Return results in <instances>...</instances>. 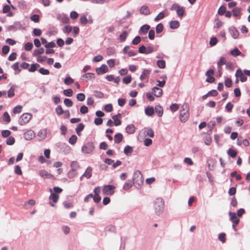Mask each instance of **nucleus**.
<instances>
[{"label": "nucleus", "mask_w": 250, "mask_h": 250, "mask_svg": "<svg viewBox=\"0 0 250 250\" xmlns=\"http://www.w3.org/2000/svg\"><path fill=\"white\" fill-rule=\"evenodd\" d=\"M189 108L188 104L186 103L183 104L181 109L180 111V118L182 122H186L189 116Z\"/></svg>", "instance_id": "1"}, {"label": "nucleus", "mask_w": 250, "mask_h": 250, "mask_svg": "<svg viewBox=\"0 0 250 250\" xmlns=\"http://www.w3.org/2000/svg\"><path fill=\"white\" fill-rule=\"evenodd\" d=\"M165 202L161 198H158L154 202V209L155 213L159 215L162 213L164 208Z\"/></svg>", "instance_id": "2"}, {"label": "nucleus", "mask_w": 250, "mask_h": 250, "mask_svg": "<svg viewBox=\"0 0 250 250\" xmlns=\"http://www.w3.org/2000/svg\"><path fill=\"white\" fill-rule=\"evenodd\" d=\"M143 175L140 171H136L134 172L133 178L134 184L140 187L143 184Z\"/></svg>", "instance_id": "3"}, {"label": "nucleus", "mask_w": 250, "mask_h": 250, "mask_svg": "<svg viewBox=\"0 0 250 250\" xmlns=\"http://www.w3.org/2000/svg\"><path fill=\"white\" fill-rule=\"evenodd\" d=\"M95 149V146L93 143L90 142L86 143L83 147L82 150L83 153L85 154L91 153Z\"/></svg>", "instance_id": "4"}, {"label": "nucleus", "mask_w": 250, "mask_h": 250, "mask_svg": "<svg viewBox=\"0 0 250 250\" xmlns=\"http://www.w3.org/2000/svg\"><path fill=\"white\" fill-rule=\"evenodd\" d=\"M171 10H175L176 11L177 15L180 18H182L185 12V8L183 7L180 6L177 3L173 4L171 7Z\"/></svg>", "instance_id": "5"}, {"label": "nucleus", "mask_w": 250, "mask_h": 250, "mask_svg": "<svg viewBox=\"0 0 250 250\" xmlns=\"http://www.w3.org/2000/svg\"><path fill=\"white\" fill-rule=\"evenodd\" d=\"M32 115L28 113H23L19 120V123L21 125H24L29 122L32 118Z\"/></svg>", "instance_id": "6"}, {"label": "nucleus", "mask_w": 250, "mask_h": 250, "mask_svg": "<svg viewBox=\"0 0 250 250\" xmlns=\"http://www.w3.org/2000/svg\"><path fill=\"white\" fill-rule=\"evenodd\" d=\"M229 216L230 217V219L231 221L232 222V228L235 231H236L237 229L236 228V227L239 223L240 220L237 217L236 213L234 212H229Z\"/></svg>", "instance_id": "7"}, {"label": "nucleus", "mask_w": 250, "mask_h": 250, "mask_svg": "<svg viewBox=\"0 0 250 250\" xmlns=\"http://www.w3.org/2000/svg\"><path fill=\"white\" fill-rule=\"evenodd\" d=\"M115 187L112 185H105L103 189V193L105 195H112L114 192Z\"/></svg>", "instance_id": "8"}, {"label": "nucleus", "mask_w": 250, "mask_h": 250, "mask_svg": "<svg viewBox=\"0 0 250 250\" xmlns=\"http://www.w3.org/2000/svg\"><path fill=\"white\" fill-rule=\"evenodd\" d=\"M214 73V71L212 69H210L206 72V75L207 77L206 82L212 83L215 81V78L212 76Z\"/></svg>", "instance_id": "9"}, {"label": "nucleus", "mask_w": 250, "mask_h": 250, "mask_svg": "<svg viewBox=\"0 0 250 250\" xmlns=\"http://www.w3.org/2000/svg\"><path fill=\"white\" fill-rule=\"evenodd\" d=\"M235 76L240 78L241 82H244L247 81V78L241 69H238L235 73Z\"/></svg>", "instance_id": "10"}, {"label": "nucleus", "mask_w": 250, "mask_h": 250, "mask_svg": "<svg viewBox=\"0 0 250 250\" xmlns=\"http://www.w3.org/2000/svg\"><path fill=\"white\" fill-rule=\"evenodd\" d=\"M108 69L105 64H103L101 67L97 68L96 69V73L98 75L103 74L108 72Z\"/></svg>", "instance_id": "11"}, {"label": "nucleus", "mask_w": 250, "mask_h": 250, "mask_svg": "<svg viewBox=\"0 0 250 250\" xmlns=\"http://www.w3.org/2000/svg\"><path fill=\"white\" fill-rule=\"evenodd\" d=\"M92 168L88 167L85 170L84 173L80 177V180H82L83 177H85L87 179L90 178L92 176Z\"/></svg>", "instance_id": "12"}, {"label": "nucleus", "mask_w": 250, "mask_h": 250, "mask_svg": "<svg viewBox=\"0 0 250 250\" xmlns=\"http://www.w3.org/2000/svg\"><path fill=\"white\" fill-rule=\"evenodd\" d=\"M35 136V133L32 130H28L24 133V137L27 140L32 139Z\"/></svg>", "instance_id": "13"}, {"label": "nucleus", "mask_w": 250, "mask_h": 250, "mask_svg": "<svg viewBox=\"0 0 250 250\" xmlns=\"http://www.w3.org/2000/svg\"><path fill=\"white\" fill-rule=\"evenodd\" d=\"M123 53L125 54H127L129 56H134L136 55V53L132 50H130V47L128 45L125 46L123 49Z\"/></svg>", "instance_id": "14"}, {"label": "nucleus", "mask_w": 250, "mask_h": 250, "mask_svg": "<svg viewBox=\"0 0 250 250\" xmlns=\"http://www.w3.org/2000/svg\"><path fill=\"white\" fill-rule=\"evenodd\" d=\"M152 93L157 97H160L163 94V90L158 87H154L152 89Z\"/></svg>", "instance_id": "15"}, {"label": "nucleus", "mask_w": 250, "mask_h": 250, "mask_svg": "<svg viewBox=\"0 0 250 250\" xmlns=\"http://www.w3.org/2000/svg\"><path fill=\"white\" fill-rule=\"evenodd\" d=\"M151 70L148 69H144L140 77L141 80H148Z\"/></svg>", "instance_id": "16"}, {"label": "nucleus", "mask_w": 250, "mask_h": 250, "mask_svg": "<svg viewBox=\"0 0 250 250\" xmlns=\"http://www.w3.org/2000/svg\"><path fill=\"white\" fill-rule=\"evenodd\" d=\"M49 191L51 192V194L49 197V200L50 201H52V202L54 203H57L59 199V195L56 193H53L51 188L49 189Z\"/></svg>", "instance_id": "17"}, {"label": "nucleus", "mask_w": 250, "mask_h": 250, "mask_svg": "<svg viewBox=\"0 0 250 250\" xmlns=\"http://www.w3.org/2000/svg\"><path fill=\"white\" fill-rule=\"evenodd\" d=\"M121 118V114L120 113H119L117 115H115L112 117L115 125L118 126L121 124V121L120 120Z\"/></svg>", "instance_id": "18"}, {"label": "nucleus", "mask_w": 250, "mask_h": 250, "mask_svg": "<svg viewBox=\"0 0 250 250\" xmlns=\"http://www.w3.org/2000/svg\"><path fill=\"white\" fill-rule=\"evenodd\" d=\"M227 62L226 59L223 57H221L217 62L218 69H222V66L226 64Z\"/></svg>", "instance_id": "19"}, {"label": "nucleus", "mask_w": 250, "mask_h": 250, "mask_svg": "<svg viewBox=\"0 0 250 250\" xmlns=\"http://www.w3.org/2000/svg\"><path fill=\"white\" fill-rule=\"evenodd\" d=\"M40 175L44 178H50L53 177V175L48 173L46 170H42L40 171Z\"/></svg>", "instance_id": "20"}, {"label": "nucleus", "mask_w": 250, "mask_h": 250, "mask_svg": "<svg viewBox=\"0 0 250 250\" xmlns=\"http://www.w3.org/2000/svg\"><path fill=\"white\" fill-rule=\"evenodd\" d=\"M140 13L142 14L145 15H148L150 14V11L149 9L148 6H143L140 10Z\"/></svg>", "instance_id": "21"}, {"label": "nucleus", "mask_w": 250, "mask_h": 250, "mask_svg": "<svg viewBox=\"0 0 250 250\" xmlns=\"http://www.w3.org/2000/svg\"><path fill=\"white\" fill-rule=\"evenodd\" d=\"M84 125L83 123H80L78 125L76 128V132L78 135L79 136H81V131H83L84 129Z\"/></svg>", "instance_id": "22"}, {"label": "nucleus", "mask_w": 250, "mask_h": 250, "mask_svg": "<svg viewBox=\"0 0 250 250\" xmlns=\"http://www.w3.org/2000/svg\"><path fill=\"white\" fill-rule=\"evenodd\" d=\"M123 139V136L121 133H117L114 136V142L116 144H119Z\"/></svg>", "instance_id": "23"}, {"label": "nucleus", "mask_w": 250, "mask_h": 250, "mask_svg": "<svg viewBox=\"0 0 250 250\" xmlns=\"http://www.w3.org/2000/svg\"><path fill=\"white\" fill-rule=\"evenodd\" d=\"M135 131V127L133 125H129L126 127V132L128 134H132Z\"/></svg>", "instance_id": "24"}, {"label": "nucleus", "mask_w": 250, "mask_h": 250, "mask_svg": "<svg viewBox=\"0 0 250 250\" xmlns=\"http://www.w3.org/2000/svg\"><path fill=\"white\" fill-rule=\"evenodd\" d=\"M179 26L180 23L177 21H173L170 22V27L171 29H177L179 27Z\"/></svg>", "instance_id": "25"}, {"label": "nucleus", "mask_w": 250, "mask_h": 250, "mask_svg": "<svg viewBox=\"0 0 250 250\" xmlns=\"http://www.w3.org/2000/svg\"><path fill=\"white\" fill-rule=\"evenodd\" d=\"M155 112L160 117H161L163 114V109L160 105H157L155 107Z\"/></svg>", "instance_id": "26"}, {"label": "nucleus", "mask_w": 250, "mask_h": 250, "mask_svg": "<svg viewBox=\"0 0 250 250\" xmlns=\"http://www.w3.org/2000/svg\"><path fill=\"white\" fill-rule=\"evenodd\" d=\"M55 112L58 115H61L63 114L64 111L61 105H58L55 108Z\"/></svg>", "instance_id": "27"}, {"label": "nucleus", "mask_w": 250, "mask_h": 250, "mask_svg": "<svg viewBox=\"0 0 250 250\" xmlns=\"http://www.w3.org/2000/svg\"><path fill=\"white\" fill-rule=\"evenodd\" d=\"M144 133L146 136H148L151 138H153L154 136V131L151 128L147 129L145 131Z\"/></svg>", "instance_id": "28"}, {"label": "nucleus", "mask_w": 250, "mask_h": 250, "mask_svg": "<svg viewBox=\"0 0 250 250\" xmlns=\"http://www.w3.org/2000/svg\"><path fill=\"white\" fill-rule=\"evenodd\" d=\"M237 153L236 150L232 148H229L228 151V155L232 158L235 157Z\"/></svg>", "instance_id": "29"}, {"label": "nucleus", "mask_w": 250, "mask_h": 250, "mask_svg": "<svg viewBox=\"0 0 250 250\" xmlns=\"http://www.w3.org/2000/svg\"><path fill=\"white\" fill-rule=\"evenodd\" d=\"M154 113L152 107H148L145 109V113L148 116H152Z\"/></svg>", "instance_id": "30"}, {"label": "nucleus", "mask_w": 250, "mask_h": 250, "mask_svg": "<svg viewBox=\"0 0 250 250\" xmlns=\"http://www.w3.org/2000/svg\"><path fill=\"white\" fill-rule=\"evenodd\" d=\"M132 151H133L132 147L129 146H126L124 148V152L127 155L131 153L132 152Z\"/></svg>", "instance_id": "31"}, {"label": "nucleus", "mask_w": 250, "mask_h": 250, "mask_svg": "<svg viewBox=\"0 0 250 250\" xmlns=\"http://www.w3.org/2000/svg\"><path fill=\"white\" fill-rule=\"evenodd\" d=\"M157 65L159 68L163 69L166 67V62L164 60H158L157 62Z\"/></svg>", "instance_id": "32"}, {"label": "nucleus", "mask_w": 250, "mask_h": 250, "mask_svg": "<svg viewBox=\"0 0 250 250\" xmlns=\"http://www.w3.org/2000/svg\"><path fill=\"white\" fill-rule=\"evenodd\" d=\"M149 28H150L149 25H148L147 24H145L141 27V28L140 29V31L144 34H146L148 32Z\"/></svg>", "instance_id": "33"}, {"label": "nucleus", "mask_w": 250, "mask_h": 250, "mask_svg": "<svg viewBox=\"0 0 250 250\" xmlns=\"http://www.w3.org/2000/svg\"><path fill=\"white\" fill-rule=\"evenodd\" d=\"M241 54V52L239 51V50L237 48H235L233 50H232L230 51V54L234 57L240 55Z\"/></svg>", "instance_id": "34"}, {"label": "nucleus", "mask_w": 250, "mask_h": 250, "mask_svg": "<svg viewBox=\"0 0 250 250\" xmlns=\"http://www.w3.org/2000/svg\"><path fill=\"white\" fill-rule=\"evenodd\" d=\"M77 140V137L76 136V135H73L70 137V138L69 139V143L71 145H74L76 143Z\"/></svg>", "instance_id": "35"}, {"label": "nucleus", "mask_w": 250, "mask_h": 250, "mask_svg": "<svg viewBox=\"0 0 250 250\" xmlns=\"http://www.w3.org/2000/svg\"><path fill=\"white\" fill-rule=\"evenodd\" d=\"M128 35V33L126 31H124L120 35V40L121 42H124Z\"/></svg>", "instance_id": "36"}, {"label": "nucleus", "mask_w": 250, "mask_h": 250, "mask_svg": "<svg viewBox=\"0 0 250 250\" xmlns=\"http://www.w3.org/2000/svg\"><path fill=\"white\" fill-rule=\"evenodd\" d=\"M64 83L65 84L67 85H69L74 83V80L71 78L70 77H67L64 80Z\"/></svg>", "instance_id": "37"}, {"label": "nucleus", "mask_w": 250, "mask_h": 250, "mask_svg": "<svg viewBox=\"0 0 250 250\" xmlns=\"http://www.w3.org/2000/svg\"><path fill=\"white\" fill-rule=\"evenodd\" d=\"M63 93L65 96L67 97H71L73 95V91L71 89L64 90Z\"/></svg>", "instance_id": "38"}, {"label": "nucleus", "mask_w": 250, "mask_h": 250, "mask_svg": "<svg viewBox=\"0 0 250 250\" xmlns=\"http://www.w3.org/2000/svg\"><path fill=\"white\" fill-rule=\"evenodd\" d=\"M226 12V8L224 6H221L220 7L218 10V14L219 15H223Z\"/></svg>", "instance_id": "39"}, {"label": "nucleus", "mask_w": 250, "mask_h": 250, "mask_svg": "<svg viewBox=\"0 0 250 250\" xmlns=\"http://www.w3.org/2000/svg\"><path fill=\"white\" fill-rule=\"evenodd\" d=\"M165 17V13L163 12H161L154 18V21H157L163 19Z\"/></svg>", "instance_id": "40"}, {"label": "nucleus", "mask_w": 250, "mask_h": 250, "mask_svg": "<svg viewBox=\"0 0 250 250\" xmlns=\"http://www.w3.org/2000/svg\"><path fill=\"white\" fill-rule=\"evenodd\" d=\"M39 67L40 65L38 63L32 64L30 68L29 69V71L31 72H33L37 70V69Z\"/></svg>", "instance_id": "41"}, {"label": "nucleus", "mask_w": 250, "mask_h": 250, "mask_svg": "<svg viewBox=\"0 0 250 250\" xmlns=\"http://www.w3.org/2000/svg\"><path fill=\"white\" fill-rule=\"evenodd\" d=\"M64 104L67 107H71L73 105L72 101L70 99L67 98L64 99Z\"/></svg>", "instance_id": "42"}, {"label": "nucleus", "mask_w": 250, "mask_h": 250, "mask_svg": "<svg viewBox=\"0 0 250 250\" xmlns=\"http://www.w3.org/2000/svg\"><path fill=\"white\" fill-rule=\"evenodd\" d=\"M164 26L162 23H159L156 27V32L157 33H160L163 30Z\"/></svg>", "instance_id": "43"}, {"label": "nucleus", "mask_w": 250, "mask_h": 250, "mask_svg": "<svg viewBox=\"0 0 250 250\" xmlns=\"http://www.w3.org/2000/svg\"><path fill=\"white\" fill-rule=\"evenodd\" d=\"M233 15L234 17L239 16L240 15V9L236 7L232 10Z\"/></svg>", "instance_id": "44"}, {"label": "nucleus", "mask_w": 250, "mask_h": 250, "mask_svg": "<svg viewBox=\"0 0 250 250\" xmlns=\"http://www.w3.org/2000/svg\"><path fill=\"white\" fill-rule=\"evenodd\" d=\"M94 74L93 73H87L83 75V78H85L88 80H90L94 78Z\"/></svg>", "instance_id": "45"}, {"label": "nucleus", "mask_w": 250, "mask_h": 250, "mask_svg": "<svg viewBox=\"0 0 250 250\" xmlns=\"http://www.w3.org/2000/svg\"><path fill=\"white\" fill-rule=\"evenodd\" d=\"M85 96L83 93H80L77 95V99L81 102L83 101L85 99Z\"/></svg>", "instance_id": "46"}, {"label": "nucleus", "mask_w": 250, "mask_h": 250, "mask_svg": "<svg viewBox=\"0 0 250 250\" xmlns=\"http://www.w3.org/2000/svg\"><path fill=\"white\" fill-rule=\"evenodd\" d=\"M15 140L13 137H9L6 140V144L8 145H12L15 143Z\"/></svg>", "instance_id": "47"}, {"label": "nucleus", "mask_w": 250, "mask_h": 250, "mask_svg": "<svg viewBox=\"0 0 250 250\" xmlns=\"http://www.w3.org/2000/svg\"><path fill=\"white\" fill-rule=\"evenodd\" d=\"M22 106L17 105L13 109V112L14 114L20 113L21 112Z\"/></svg>", "instance_id": "48"}, {"label": "nucleus", "mask_w": 250, "mask_h": 250, "mask_svg": "<svg viewBox=\"0 0 250 250\" xmlns=\"http://www.w3.org/2000/svg\"><path fill=\"white\" fill-rule=\"evenodd\" d=\"M141 41V37L140 36H136L132 41V43L133 45H137L139 44Z\"/></svg>", "instance_id": "49"}, {"label": "nucleus", "mask_w": 250, "mask_h": 250, "mask_svg": "<svg viewBox=\"0 0 250 250\" xmlns=\"http://www.w3.org/2000/svg\"><path fill=\"white\" fill-rule=\"evenodd\" d=\"M33 48V44L31 42H27L24 45V49L26 51H30Z\"/></svg>", "instance_id": "50"}, {"label": "nucleus", "mask_w": 250, "mask_h": 250, "mask_svg": "<svg viewBox=\"0 0 250 250\" xmlns=\"http://www.w3.org/2000/svg\"><path fill=\"white\" fill-rule=\"evenodd\" d=\"M132 78L131 76H127L123 78V82L125 84L129 83L131 81Z\"/></svg>", "instance_id": "51"}, {"label": "nucleus", "mask_w": 250, "mask_h": 250, "mask_svg": "<svg viewBox=\"0 0 250 250\" xmlns=\"http://www.w3.org/2000/svg\"><path fill=\"white\" fill-rule=\"evenodd\" d=\"M10 134L11 132L8 130H4L1 132V135L4 138L9 137L10 135Z\"/></svg>", "instance_id": "52"}, {"label": "nucleus", "mask_w": 250, "mask_h": 250, "mask_svg": "<svg viewBox=\"0 0 250 250\" xmlns=\"http://www.w3.org/2000/svg\"><path fill=\"white\" fill-rule=\"evenodd\" d=\"M115 53V51L113 48L109 47L107 49L106 54L108 56L114 55Z\"/></svg>", "instance_id": "53"}, {"label": "nucleus", "mask_w": 250, "mask_h": 250, "mask_svg": "<svg viewBox=\"0 0 250 250\" xmlns=\"http://www.w3.org/2000/svg\"><path fill=\"white\" fill-rule=\"evenodd\" d=\"M218 239L220 241H221L222 243H225L226 242V234L225 233H220L219 235Z\"/></svg>", "instance_id": "54"}, {"label": "nucleus", "mask_w": 250, "mask_h": 250, "mask_svg": "<svg viewBox=\"0 0 250 250\" xmlns=\"http://www.w3.org/2000/svg\"><path fill=\"white\" fill-rule=\"evenodd\" d=\"M30 19L35 22H38L40 20L39 16L36 14L33 15L31 17Z\"/></svg>", "instance_id": "55"}, {"label": "nucleus", "mask_w": 250, "mask_h": 250, "mask_svg": "<svg viewBox=\"0 0 250 250\" xmlns=\"http://www.w3.org/2000/svg\"><path fill=\"white\" fill-rule=\"evenodd\" d=\"M3 120L7 123H9L11 120L10 117L7 112H5L3 114Z\"/></svg>", "instance_id": "56"}, {"label": "nucleus", "mask_w": 250, "mask_h": 250, "mask_svg": "<svg viewBox=\"0 0 250 250\" xmlns=\"http://www.w3.org/2000/svg\"><path fill=\"white\" fill-rule=\"evenodd\" d=\"M88 111V109L87 106L85 105H82L80 108V112L82 114H85L87 113Z\"/></svg>", "instance_id": "57"}, {"label": "nucleus", "mask_w": 250, "mask_h": 250, "mask_svg": "<svg viewBox=\"0 0 250 250\" xmlns=\"http://www.w3.org/2000/svg\"><path fill=\"white\" fill-rule=\"evenodd\" d=\"M44 52V49L43 48H41L40 49H37L34 50V55L35 56H37L40 54H42Z\"/></svg>", "instance_id": "58"}, {"label": "nucleus", "mask_w": 250, "mask_h": 250, "mask_svg": "<svg viewBox=\"0 0 250 250\" xmlns=\"http://www.w3.org/2000/svg\"><path fill=\"white\" fill-rule=\"evenodd\" d=\"M170 109L173 112L176 111L179 109V105L177 104H173L170 105Z\"/></svg>", "instance_id": "59"}, {"label": "nucleus", "mask_w": 250, "mask_h": 250, "mask_svg": "<svg viewBox=\"0 0 250 250\" xmlns=\"http://www.w3.org/2000/svg\"><path fill=\"white\" fill-rule=\"evenodd\" d=\"M76 174V170L72 169L68 172V177L69 178H72L75 176Z\"/></svg>", "instance_id": "60"}, {"label": "nucleus", "mask_w": 250, "mask_h": 250, "mask_svg": "<svg viewBox=\"0 0 250 250\" xmlns=\"http://www.w3.org/2000/svg\"><path fill=\"white\" fill-rule=\"evenodd\" d=\"M9 50L10 48L8 46L4 45L2 48V52L3 54L6 55L9 52Z\"/></svg>", "instance_id": "61"}, {"label": "nucleus", "mask_w": 250, "mask_h": 250, "mask_svg": "<svg viewBox=\"0 0 250 250\" xmlns=\"http://www.w3.org/2000/svg\"><path fill=\"white\" fill-rule=\"evenodd\" d=\"M217 43V40L216 37H212L210 39L209 41V44L211 46H214Z\"/></svg>", "instance_id": "62"}, {"label": "nucleus", "mask_w": 250, "mask_h": 250, "mask_svg": "<svg viewBox=\"0 0 250 250\" xmlns=\"http://www.w3.org/2000/svg\"><path fill=\"white\" fill-rule=\"evenodd\" d=\"M39 71L40 73L42 75H48L49 74V71L47 69H44L43 68H41Z\"/></svg>", "instance_id": "63"}, {"label": "nucleus", "mask_w": 250, "mask_h": 250, "mask_svg": "<svg viewBox=\"0 0 250 250\" xmlns=\"http://www.w3.org/2000/svg\"><path fill=\"white\" fill-rule=\"evenodd\" d=\"M33 34L36 36H40L42 34V31L40 29L35 28L33 30Z\"/></svg>", "instance_id": "64"}]
</instances>
